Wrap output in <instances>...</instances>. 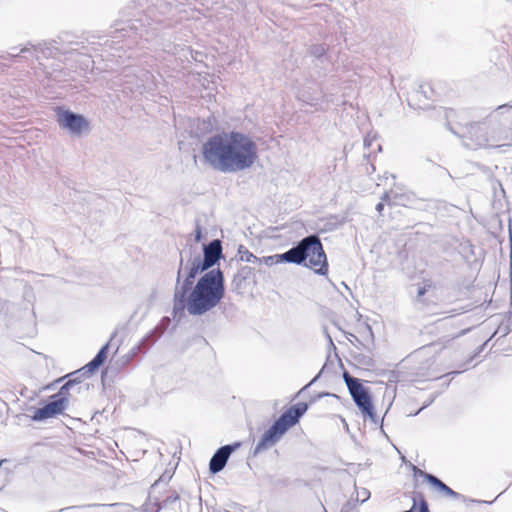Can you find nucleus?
Here are the masks:
<instances>
[{"label":"nucleus","mask_w":512,"mask_h":512,"mask_svg":"<svg viewBox=\"0 0 512 512\" xmlns=\"http://www.w3.org/2000/svg\"><path fill=\"white\" fill-rule=\"evenodd\" d=\"M456 112L445 110L447 129L471 149H490L512 145V102L497 106L483 121L465 125L454 123Z\"/></svg>","instance_id":"obj_1"},{"label":"nucleus","mask_w":512,"mask_h":512,"mask_svg":"<svg viewBox=\"0 0 512 512\" xmlns=\"http://www.w3.org/2000/svg\"><path fill=\"white\" fill-rule=\"evenodd\" d=\"M257 158L256 142L249 135L237 131L214 134L201 147L202 162L221 173L247 170Z\"/></svg>","instance_id":"obj_2"},{"label":"nucleus","mask_w":512,"mask_h":512,"mask_svg":"<svg viewBox=\"0 0 512 512\" xmlns=\"http://www.w3.org/2000/svg\"><path fill=\"white\" fill-rule=\"evenodd\" d=\"M0 60L14 62H28L33 64L43 61L54 60L60 63L71 64H96V59L89 54V48L79 43H71L67 48H59L54 43H43L37 46L24 47L17 52V48L13 47L6 54L0 55Z\"/></svg>","instance_id":"obj_3"},{"label":"nucleus","mask_w":512,"mask_h":512,"mask_svg":"<svg viewBox=\"0 0 512 512\" xmlns=\"http://www.w3.org/2000/svg\"><path fill=\"white\" fill-rule=\"evenodd\" d=\"M225 295L224 275L219 269L203 274L180 304L174 299V311L187 309L192 316H201L219 305Z\"/></svg>","instance_id":"obj_4"},{"label":"nucleus","mask_w":512,"mask_h":512,"mask_svg":"<svg viewBox=\"0 0 512 512\" xmlns=\"http://www.w3.org/2000/svg\"><path fill=\"white\" fill-rule=\"evenodd\" d=\"M307 409L308 405L306 403H297L286 410L261 436L254 447V455H257L278 443L283 435L299 422Z\"/></svg>","instance_id":"obj_5"},{"label":"nucleus","mask_w":512,"mask_h":512,"mask_svg":"<svg viewBox=\"0 0 512 512\" xmlns=\"http://www.w3.org/2000/svg\"><path fill=\"white\" fill-rule=\"evenodd\" d=\"M204 271L207 269L200 262V254L190 257L186 262L181 258L177 271L174 299L181 304L193 287L196 276Z\"/></svg>","instance_id":"obj_6"},{"label":"nucleus","mask_w":512,"mask_h":512,"mask_svg":"<svg viewBox=\"0 0 512 512\" xmlns=\"http://www.w3.org/2000/svg\"><path fill=\"white\" fill-rule=\"evenodd\" d=\"M55 117L59 128L67 131L72 136L80 137L89 134L91 131L90 121L82 114L63 107H56Z\"/></svg>","instance_id":"obj_7"},{"label":"nucleus","mask_w":512,"mask_h":512,"mask_svg":"<svg viewBox=\"0 0 512 512\" xmlns=\"http://www.w3.org/2000/svg\"><path fill=\"white\" fill-rule=\"evenodd\" d=\"M344 381L356 406L364 416L377 423V416L374 412L369 391L362 385L358 378L350 376L347 372L343 374Z\"/></svg>","instance_id":"obj_8"},{"label":"nucleus","mask_w":512,"mask_h":512,"mask_svg":"<svg viewBox=\"0 0 512 512\" xmlns=\"http://www.w3.org/2000/svg\"><path fill=\"white\" fill-rule=\"evenodd\" d=\"M309 246L306 249V260L309 268L319 275H326L328 272L327 257L318 235L313 234L306 237Z\"/></svg>","instance_id":"obj_9"},{"label":"nucleus","mask_w":512,"mask_h":512,"mask_svg":"<svg viewBox=\"0 0 512 512\" xmlns=\"http://www.w3.org/2000/svg\"><path fill=\"white\" fill-rule=\"evenodd\" d=\"M437 93L430 82H424L418 89L412 92L408 97V104L415 109H428L435 101Z\"/></svg>","instance_id":"obj_10"},{"label":"nucleus","mask_w":512,"mask_h":512,"mask_svg":"<svg viewBox=\"0 0 512 512\" xmlns=\"http://www.w3.org/2000/svg\"><path fill=\"white\" fill-rule=\"evenodd\" d=\"M298 99L317 110H324L332 102L317 86L303 88L298 93Z\"/></svg>","instance_id":"obj_11"},{"label":"nucleus","mask_w":512,"mask_h":512,"mask_svg":"<svg viewBox=\"0 0 512 512\" xmlns=\"http://www.w3.org/2000/svg\"><path fill=\"white\" fill-rule=\"evenodd\" d=\"M67 408L68 405H66V401L63 398L57 399L52 395L50 396V401L43 407L38 408L31 416V419L35 422L50 419L63 414Z\"/></svg>","instance_id":"obj_12"},{"label":"nucleus","mask_w":512,"mask_h":512,"mask_svg":"<svg viewBox=\"0 0 512 512\" xmlns=\"http://www.w3.org/2000/svg\"><path fill=\"white\" fill-rule=\"evenodd\" d=\"M240 444L225 445L220 447L212 456L209 463V470L211 473L216 474L223 470L231 453L239 447Z\"/></svg>","instance_id":"obj_13"},{"label":"nucleus","mask_w":512,"mask_h":512,"mask_svg":"<svg viewBox=\"0 0 512 512\" xmlns=\"http://www.w3.org/2000/svg\"><path fill=\"white\" fill-rule=\"evenodd\" d=\"M222 256V244L218 239L212 240L203 248V258L200 256V262L204 268L209 270Z\"/></svg>","instance_id":"obj_14"},{"label":"nucleus","mask_w":512,"mask_h":512,"mask_svg":"<svg viewBox=\"0 0 512 512\" xmlns=\"http://www.w3.org/2000/svg\"><path fill=\"white\" fill-rule=\"evenodd\" d=\"M413 470L415 474H420L424 477V479L434 487L436 491H438L441 495L452 498L455 500L460 499L461 495L457 493L456 491L452 490L449 486H447L444 482H442L439 478L436 476L423 472L422 470L418 469L417 467H413Z\"/></svg>","instance_id":"obj_15"},{"label":"nucleus","mask_w":512,"mask_h":512,"mask_svg":"<svg viewBox=\"0 0 512 512\" xmlns=\"http://www.w3.org/2000/svg\"><path fill=\"white\" fill-rule=\"evenodd\" d=\"M309 243L308 240L303 238L298 244L283 254H280V259L282 262L294 263V264H302L306 261V249L308 248Z\"/></svg>","instance_id":"obj_16"},{"label":"nucleus","mask_w":512,"mask_h":512,"mask_svg":"<svg viewBox=\"0 0 512 512\" xmlns=\"http://www.w3.org/2000/svg\"><path fill=\"white\" fill-rule=\"evenodd\" d=\"M407 195H399L395 190H390L389 192H385L381 198V202L376 205V210L381 213L384 209V201L390 203L393 201L396 205H406V201L408 200Z\"/></svg>","instance_id":"obj_17"},{"label":"nucleus","mask_w":512,"mask_h":512,"mask_svg":"<svg viewBox=\"0 0 512 512\" xmlns=\"http://www.w3.org/2000/svg\"><path fill=\"white\" fill-rule=\"evenodd\" d=\"M115 30L118 32L126 33H128L129 31H134L136 34H139L141 38L144 37V33L148 34V30L144 28L142 19L129 20L126 26L119 27L117 25Z\"/></svg>","instance_id":"obj_18"},{"label":"nucleus","mask_w":512,"mask_h":512,"mask_svg":"<svg viewBox=\"0 0 512 512\" xmlns=\"http://www.w3.org/2000/svg\"><path fill=\"white\" fill-rule=\"evenodd\" d=\"M109 350V343H106L96 354V356L85 366L88 371L92 372L98 369L106 360Z\"/></svg>","instance_id":"obj_19"},{"label":"nucleus","mask_w":512,"mask_h":512,"mask_svg":"<svg viewBox=\"0 0 512 512\" xmlns=\"http://www.w3.org/2000/svg\"><path fill=\"white\" fill-rule=\"evenodd\" d=\"M109 350V343H106L96 354V356L85 366L88 371L92 372L98 369L106 360Z\"/></svg>","instance_id":"obj_20"},{"label":"nucleus","mask_w":512,"mask_h":512,"mask_svg":"<svg viewBox=\"0 0 512 512\" xmlns=\"http://www.w3.org/2000/svg\"><path fill=\"white\" fill-rule=\"evenodd\" d=\"M80 383L79 378L70 379L67 381L59 390L58 393L54 394V398H63L66 401V405L69 406V391Z\"/></svg>","instance_id":"obj_21"},{"label":"nucleus","mask_w":512,"mask_h":512,"mask_svg":"<svg viewBox=\"0 0 512 512\" xmlns=\"http://www.w3.org/2000/svg\"><path fill=\"white\" fill-rule=\"evenodd\" d=\"M164 328L156 327L150 331L140 342L137 349L140 350L142 347H148L152 345L163 333Z\"/></svg>","instance_id":"obj_22"},{"label":"nucleus","mask_w":512,"mask_h":512,"mask_svg":"<svg viewBox=\"0 0 512 512\" xmlns=\"http://www.w3.org/2000/svg\"><path fill=\"white\" fill-rule=\"evenodd\" d=\"M309 53L316 59L321 60V57L325 54V47L321 44L311 46Z\"/></svg>","instance_id":"obj_23"},{"label":"nucleus","mask_w":512,"mask_h":512,"mask_svg":"<svg viewBox=\"0 0 512 512\" xmlns=\"http://www.w3.org/2000/svg\"><path fill=\"white\" fill-rule=\"evenodd\" d=\"M258 262H263L267 266H272L274 264L282 263V261L280 259V254L263 257L262 259H259Z\"/></svg>","instance_id":"obj_24"},{"label":"nucleus","mask_w":512,"mask_h":512,"mask_svg":"<svg viewBox=\"0 0 512 512\" xmlns=\"http://www.w3.org/2000/svg\"><path fill=\"white\" fill-rule=\"evenodd\" d=\"M241 260L250 262V263H256V262H258L259 258L256 257L255 255H253L248 250H246L245 252H243V254H241Z\"/></svg>","instance_id":"obj_25"},{"label":"nucleus","mask_w":512,"mask_h":512,"mask_svg":"<svg viewBox=\"0 0 512 512\" xmlns=\"http://www.w3.org/2000/svg\"><path fill=\"white\" fill-rule=\"evenodd\" d=\"M370 497V492L366 488H362L360 491L357 492V499H359L361 502H365Z\"/></svg>","instance_id":"obj_26"},{"label":"nucleus","mask_w":512,"mask_h":512,"mask_svg":"<svg viewBox=\"0 0 512 512\" xmlns=\"http://www.w3.org/2000/svg\"><path fill=\"white\" fill-rule=\"evenodd\" d=\"M377 137L375 134H367V136L364 138V147L369 148L372 146L373 142L376 141Z\"/></svg>","instance_id":"obj_27"},{"label":"nucleus","mask_w":512,"mask_h":512,"mask_svg":"<svg viewBox=\"0 0 512 512\" xmlns=\"http://www.w3.org/2000/svg\"><path fill=\"white\" fill-rule=\"evenodd\" d=\"M418 512H429L427 502L422 500Z\"/></svg>","instance_id":"obj_28"},{"label":"nucleus","mask_w":512,"mask_h":512,"mask_svg":"<svg viewBox=\"0 0 512 512\" xmlns=\"http://www.w3.org/2000/svg\"><path fill=\"white\" fill-rule=\"evenodd\" d=\"M201 238H202L201 228H200V226H199V225H197V227H196V233H195V240H196L197 242H199V241L201 240Z\"/></svg>","instance_id":"obj_29"},{"label":"nucleus","mask_w":512,"mask_h":512,"mask_svg":"<svg viewBox=\"0 0 512 512\" xmlns=\"http://www.w3.org/2000/svg\"><path fill=\"white\" fill-rule=\"evenodd\" d=\"M178 499H179V496L177 494H175V495L167 497L164 502L165 503H172V502L177 501Z\"/></svg>","instance_id":"obj_30"},{"label":"nucleus","mask_w":512,"mask_h":512,"mask_svg":"<svg viewBox=\"0 0 512 512\" xmlns=\"http://www.w3.org/2000/svg\"><path fill=\"white\" fill-rule=\"evenodd\" d=\"M426 293V288L425 287H420L418 289V292H417V297L420 298L422 297L424 294Z\"/></svg>","instance_id":"obj_31"},{"label":"nucleus","mask_w":512,"mask_h":512,"mask_svg":"<svg viewBox=\"0 0 512 512\" xmlns=\"http://www.w3.org/2000/svg\"><path fill=\"white\" fill-rule=\"evenodd\" d=\"M316 379H317V377L313 378V380L308 385H306L303 389H306L308 386L313 384L316 381Z\"/></svg>","instance_id":"obj_32"},{"label":"nucleus","mask_w":512,"mask_h":512,"mask_svg":"<svg viewBox=\"0 0 512 512\" xmlns=\"http://www.w3.org/2000/svg\"><path fill=\"white\" fill-rule=\"evenodd\" d=\"M4 304L5 303L3 301H0V312L3 310Z\"/></svg>","instance_id":"obj_33"},{"label":"nucleus","mask_w":512,"mask_h":512,"mask_svg":"<svg viewBox=\"0 0 512 512\" xmlns=\"http://www.w3.org/2000/svg\"><path fill=\"white\" fill-rule=\"evenodd\" d=\"M327 339H328V341L330 342V344H331V345H333L332 338L330 337V335H329V334H327Z\"/></svg>","instance_id":"obj_34"},{"label":"nucleus","mask_w":512,"mask_h":512,"mask_svg":"<svg viewBox=\"0 0 512 512\" xmlns=\"http://www.w3.org/2000/svg\"><path fill=\"white\" fill-rule=\"evenodd\" d=\"M135 3H137L139 6H143L140 0H134Z\"/></svg>","instance_id":"obj_35"},{"label":"nucleus","mask_w":512,"mask_h":512,"mask_svg":"<svg viewBox=\"0 0 512 512\" xmlns=\"http://www.w3.org/2000/svg\"><path fill=\"white\" fill-rule=\"evenodd\" d=\"M195 62H203L202 60H198L197 58H195Z\"/></svg>","instance_id":"obj_36"}]
</instances>
